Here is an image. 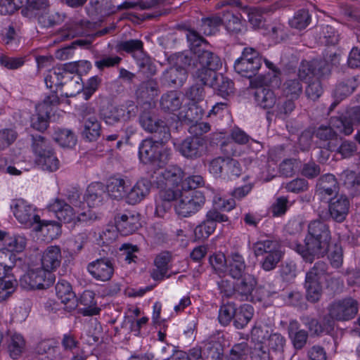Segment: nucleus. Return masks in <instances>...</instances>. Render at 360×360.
Segmentation results:
<instances>
[{
  "label": "nucleus",
  "mask_w": 360,
  "mask_h": 360,
  "mask_svg": "<svg viewBox=\"0 0 360 360\" xmlns=\"http://www.w3.org/2000/svg\"><path fill=\"white\" fill-rule=\"evenodd\" d=\"M205 141L198 136L188 137L179 146L180 153L186 158L196 159L205 152Z\"/></svg>",
  "instance_id": "nucleus-16"
},
{
  "label": "nucleus",
  "mask_w": 360,
  "mask_h": 360,
  "mask_svg": "<svg viewBox=\"0 0 360 360\" xmlns=\"http://www.w3.org/2000/svg\"><path fill=\"white\" fill-rule=\"evenodd\" d=\"M311 16L308 11L301 9L295 13L293 18L289 20V24L292 27L302 30L309 24Z\"/></svg>",
  "instance_id": "nucleus-56"
},
{
  "label": "nucleus",
  "mask_w": 360,
  "mask_h": 360,
  "mask_svg": "<svg viewBox=\"0 0 360 360\" xmlns=\"http://www.w3.org/2000/svg\"><path fill=\"white\" fill-rule=\"evenodd\" d=\"M328 266L322 261L316 262L314 266L306 274L304 288L306 297L311 302H318L322 295V281L324 278Z\"/></svg>",
  "instance_id": "nucleus-4"
},
{
  "label": "nucleus",
  "mask_w": 360,
  "mask_h": 360,
  "mask_svg": "<svg viewBox=\"0 0 360 360\" xmlns=\"http://www.w3.org/2000/svg\"><path fill=\"white\" fill-rule=\"evenodd\" d=\"M53 138L56 142L63 148H72L77 143V138L75 134L69 129H56L53 135Z\"/></svg>",
  "instance_id": "nucleus-48"
},
{
  "label": "nucleus",
  "mask_w": 360,
  "mask_h": 360,
  "mask_svg": "<svg viewBox=\"0 0 360 360\" xmlns=\"http://www.w3.org/2000/svg\"><path fill=\"white\" fill-rule=\"evenodd\" d=\"M205 198L199 191L182 192L174 205L176 213L181 217H188L198 212L204 205Z\"/></svg>",
  "instance_id": "nucleus-6"
},
{
  "label": "nucleus",
  "mask_w": 360,
  "mask_h": 360,
  "mask_svg": "<svg viewBox=\"0 0 360 360\" xmlns=\"http://www.w3.org/2000/svg\"><path fill=\"white\" fill-rule=\"evenodd\" d=\"M338 191V182L333 174H326L319 179L317 193L321 198L330 197L337 193Z\"/></svg>",
  "instance_id": "nucleus-30"
},
{
  "label": "nucleus",
  "mask_w": 360,
  "mask_h": 360,
  "mask_svg": "<svg viewBox=\"0 0 360 360\" xmlns=\"http://www.w3.org/2000/svg\"><path fill=\"white\" fill-rule=\"evenodd\" d=\"M70 202L76 210L68 204L64 200L54 199L49 205V211L55 213L56 217L64 223L76 224L77 222L87 221L90 219L89 210H85V202L78 199V196L72 195L69 198Z\"/></svg>",
  "instance_id": "nucleus-2"
},
{
  "label": "nucleus",
  "mask_w": 360,
  "mask_h": 360,
  "mask_svg": "<svg viewBox=\"0 0 360 360\" xmlns=\"http://www.w3.org/2000/svg\"><path fill=\"white\" fill-rule=\"evenodd\" d=\"M329 316L335 321H347L354 318L359 310V302L352 297L335 300L328 307Z\"/></svg>",
  "instance_id": "nucleus-8"
},
{
  "label": "nucleus",
  "mask_w": 360,
  "mask_h": 360,
  "mask_svg": "<svg viewBox=\"0 0 360 360\" xmlns=\"http://www.w3.org/2000/svg\"><path fill=\"white\" fill-rule=\"evenodd\" d=\"M315 136L319 139L320 148L328 151H334L338 146V134L331 127L321 125L315 131Z\"/></svg>",
  "instance_id": "nucleus-19"
},
{
  "label": "nucleus",
  "mask_w": 360,
  "mask_h": 360,
  "mask_svg": "<svg viewBox=\"0 0 360 360\" xmlns=\"http://www.w3.org/2000/svg\"><path fill=\"white\" fill-rule=\"evenodd\" d=\"M170 258V255L168 252H162L155 257L154 261L155 268L150 273L153 280L162 281L165 278L169 270L168 264Z\"/></svg>",
  "instance_id": "nucleus-37"
},
{
  "label": "nucleus",
  "mask_w": 360,
  "mask_h": 360,
  "mask_svg": "<svg viewBox=\"0 0 360 360\" xmlns=\"http://www.w3.org/2000/svg\"><path fill=\"white\" fill-rule=\"evenodd\" d=\"M139 122L144 130L153 134L154 139L162 142H167L170 139V131L165 122L153 118L149 112H143Z\"/></svg>",
  "instance_id": "nucleus-10"
},
{
  "label": "nucleus",
  "mask_w": 360,
  "mask_h": 360,
  "mask_svg": "<svg viewBox=\"0 0 360 360\" xmlns=\"http://www.w3.org/2000/svg\"><path fill=\"white\" fill-rule=\"evenodd\" d=\"M221 20L225 29L231 34H238L245 30V22L240 14H235L227 10L224 11Z\"/></svg>",
  "instance_id": "nucleus-28"
},
{
  "label": "nucleus",
  "mask_w": 360,
  "mask_h": 360,
  "mask_svg": "<svg viewBox=\"0 0 360 360\" xmlns=\"http://www.w3.org/2000/svg\"><path fill=\"white\" fill-rule=\"evenodd\" d=\"M231 139L240 145L250 143L255 152L259 151L262 148L260 142L250 138L243 130L238 127H234L231 132Z\"/></svg>",
  "instance_id": "nucleus-47"
},
{
  "label": "nucleus",
  "mask_w": 360,
  "mask_h": 360,
  "mask_svg": "<svg viewBox=\"0 0 360 360\" xmlns=\"http://www.w3.org/2000/svg\"><path fill=\"white\" fill-rule=\"evenodd\" d=\"M242 10L248 14V20L254 27H259L262 22V15L268 12L267 8L243 7Z\"/></svg>",
  "instance_id": "nucleus-60"
},
{
  "label": "nucleus",
  "mask_w": 360,
  "mask_h": 360,
  "mask_svg": "<svg viewBox=\"0 0 360 360\" xmlns=\"http://www.w3.org/2000/svg\"><path fill=\"white\" fill-rule=\"evenodd\" d=\"M62 255L59 246H49L43 252L41 256L42 269L51 272L56 269L61 263Z\"/></svg>",
  "instance_id": "nucleus-25"
},
{
  "label": "nucleus",
  "mask_w": 360,
  "mask_h": 360,
  "mask_svg": "<svg viewBox=\"0 0 360 360\" xmlns=\"http://www.w3.org/2000/svg\"><path fill=\"white\" fill-rule=\"evenodd\" d=\"M25 347V340L20 334L15 333L11 337L8 345L10 355L13 359H17L22 352Z\"/></svg>",
  "instance_id": "nucleus-58"
},
{
  "label": "nucleus",
  "mask_w": 360,
  "mask_h": 360,
  "mask_svg": "<svg viewBox=\"0 0 360 360\" xmlns=\"http://www.w3.org/2000/svg\"><path fill=\"white\" fill-rule=\"evenodd\" d=\"M283 257L281 249L264 255L261 261V267L266 271L274 269Z\"/></svg>",
  "instance_id": "nucleus-54"
},
{
  "label": "nucleus",
  "mask_w": 360,
  "mask_h": 360,
  "mask_svg": "<svg viewBox=\"0 0 360 360\" xmlns=\"http://www.w3.org/2000/svg\"><path fill=\"white\" fill-rule=\"evenodd\" d=\"M150 187V181L146 179L139 180L133 187L130 186L127 203L130 205L139 203L148 195Z\"/></svg>",
  "instance_id": "nucleus-27"
},
{
  "label": "nucleus",
  "mask_w": 360,
  "mask_h": 360,
  "mask_svg": "<svg viewBox=\"0 0 360 360\" xmlns=\"http://www.w3.org/2000/svg\"><path fill=\"white\" fill-rule=\"evenodd\" d=\"M267 326H255L251 330V339L255 344H266V340L270 335Z\"/></svg>",
  "instance_id": "nucleus-62"
},
{
  "label": "nucleus",
  "mask_w": 360,
  "mask_h": 360,
  "mask_svg": "<svg viewBox=\"0 0 360 360\" xmlns=\"http://www.w3.org/2000/svg\"><path fill=\"white\" fill-rule=\"evenodd\" d=\"M63 70L55 67L49 70L46 75L44 82L46 87L50 89L55 88L51 94H56L64 85L63 79L65 80V78L63 75Z\"/></svg>",
  "instance_id": "nucleus-43"
},
{
  "label": "nucleus",
  "mask_w": 360,
  "mask_h": 360,
  "mask_svg": "<svg viewBox=\"0 0 360 360\" xmlns=\"http://www.w3.org/2000/svg\"><path fill=\"white\" fill-rule=\"evenodd\" d=\"M359 86V82L356 77H350L339 83L335 91L334 96L336 99L342 100L345 97L352 94Z\"/></svg>",
  "instance_id": "nucleus-46"
},
{
  "label": "nucleus",
  "mask_w": 360,
  "mask_h": 360,
  "mask_svg": "<svg viewBox=\"0 0 360 360\" xmlns=\"http://www.w3.org/2000/svg\"><path fill=\"white\" fill-rule=\"evenodd\" d=\"M94 24L86 20H73L64 26L58 36L60 40L65 41L82 35L92 37Z\"/></svg>",
  "instance_id": "nucleus-14"
},
{
  "label": "nucleus",
  "mask_w": 360,
  "mask_h": 360,
  "mask_svg": "<svg viewBox=\"0 0 360 360\" xmlns=\"http://www.w3.org/2000/svg\"><path fill=\"white\" fill-rule=\"evenodd\" d=\"M83 305L82 314L84 316H92L99 312V309L96 307L94 293L91 290H85L81 295L79 300H77V306Z\"/></svg>",
  "instance_id": "nucleus-44"
},
{
  "label": "nucleus",
  "mask_w": 360,
  "mask_h": 360,
  "mask_svg": "<svg viewBox=\"0 0 360 360\" xmlns=\"http://www.w3.org/2000/svg\"><path fill=\"white\" fill-rule=\"evenodd\" d=\"M242 173V167L236 160L225 158L222 178L233 179L238 177Z\"/></svg>",
  "instance_id": "nucleus-52"
},
{
  "label": "nucleus",
  "mask_w": 360,
  "mask_h": 360,
  "mask_svg": "<svg viewBox=\"0 0 360 360\" xmlns=\"http://www.w3.org/2000/svg\"><path fill=\"white\" fill-rule=\"evenodd\" d=\"M288 331L294 347L297 349L303 348L308 338L307 332L300 329L299 323L295 320L290 321Z\"/></svg>",
  "instance_id": "nucleus-32"
},
{
  "label": "nucleus",
  "mask_w": 360,
  "mask_h": 360,
  "mask_svg": "<svg viewBox=\"0 0 360 360\" xmlns=\"http://www.w3.org/2000/svg\"><path fill=\"white\" fill-rule=\"evenodd\" d=\"M56 292L58 298L67 306L68 310H72L77 307L75 294L67 281L63 279L58 281L56 285Z\"/></svg>",
  "instance_id": "nucleus-23"
},
{
  "label": "nucleus",
  "mask_w": 360,
  "mask_h": 360,
  "mask_svg": "<svg viewBox=\"0 0 360 360\" xmlns=\"http://www.w3.org/2000/svg\"><path fill=\"white\" fill-rule=\"evenodd\" d=\"M308 235L328 243L330 239L328 226L320 220L313 221L309 224Z\"/></svg>",
  "instance_id": "nucleus-45"
},
{
  "label": "nucleus",
  "mask_w": 360,
  "mask_h": 360,
  "mask_svg": "<svg viewBox=\"0 0 360 360\" xmlns=\"http://www.w3.org/2000/svg\"><path fill=\"white\" fill-rule=\"evenodd\" d=\"M281 248L280 243L274 239H260L253 243L252 250L255 257H264Z\"/></svg>",
  "instance_id": "nucleus-40"
},
{
  "label": "nucleus",
  "mask_w": 360,
  "mask_h": 360,
  "mask_svg": "<svg viewBox=\"0 0 360 360\" xmlns=\"http://www.w3.org/2000/svg\"><path fill=\"white\" fill-rule=\"evenodd\" d=\"M187 78L186 70L184 68L170 67L166 70L162 79L168 85L176 84L181 86Z\"/></svg>",
  "instance_id": "nucleus-42"
},
{
  "label": "nucleus",
  "mask_w": 360,
  "mask_h": 360,
  "mask_svg": "<svg viewBox=\"0 0 360 360\" xmlns=\"http://www.w3.org/2000/svg\"><path fill=\"white\" fill-rule=\"evenodd\" d=\"M58 97L56 94H51L46 96L44 101L36 105V112L37 114H45L46 117H49L52 110V105L58 103Z\"/></svg>",
  "instance_id": "nucleus-59"
},
{
  "label": "nucleus",
  "mask_w": 360,
  "mask_h": 360,
  "mask_svg": "<svg viewBox=\"0 0 360 360\" xmlns=\"http://www.w3.org/2000/svg\"><path fill=\"white\" fill-rule=\"evenodd\" d=\"M60 69L63 70V73L65 79H70V84L75 85V89L70 92H65L67 97H72L79 94L83 87V84L81 83L82 78L78 75V69L77 61L64 64L63 66L58 67Z\"/></svg>",
  "instance_id": "nucleus-20"
},
{
  "label": "nucleus",
  "mask_w": 360,
  "mask_h": 360,
  "mask_svg": "<svg viewBox=\"0 0 360 360\" xmlns=\"http://www.w3.org/2000/svg\"><path fill=\"white\" fill-rule=\"evenodd\" d=\"M289 246L300 254L304 261L311 263L315 257H322L326 253L328 243L307 235L304 245L294 240Z\"/></svg>",
  "instance_id": "nucleus-7"
},
{
  "label": "nucleus",
  "mask_w": 360,
  "mask_h": 360,
  "mask_svg": "<svg viewBox=\"0 0 360 360\" xmlns=\"http://www.w3.org/2000/svg\"><path fill=\"white\" fill-rule=\"evenodd\" d=\"M228 274L233 279H238L246 274V263L242 255L238 252H231L227 257Z\"/></svg>",
  "instance_id": "nucleus-26"
},
{
  "label": "nucleus",
  "mask_w": 360,
  "mask_h": 360,
  "mask_svg": "<svg viewBox=\"0 0 360 360\" xmlns=\"http://www.w3.org/2000/svg\"><path fill=\"white\" fill-rule=\"evenodd\" d=\"M262 64V60L256 58L254 62H248V59L238 58L234 63L235 71L242 77L251 78L256 75Z\"/></svg>",
  "instance_id": "nucleus-29"
},
{
  "label": "nucleus",
  "mask_w": 360,
  "mask_h": 360,
  "mask_svg": "<svg viewBox=\"0 0 360 360\" xmlns=\"http://www.w3.org/2000/svg\"><path fill=\"white\" fill-rule=\"evenodd\" d=\"M282 187L288 192L298 193L306 191L309 188V184L304 179L297 178L283 184Z\"/></svg>",
  "instance_id": "nucleus-63"
},
{
  "label": "nucleus",
  "mask_w": 360,
  "mask_h": 360,
  "mask_svg": "<svg viewBox=\"0 0 360 360\" xmlns=\"http://www.w3.org/2000/svg\"><path fill=\"white\" fill-rule=\"evenodd\" d=\"M165 143L156 139L143 140L139 150L141 160L146 164L152 163L161 167L169 160L171 154L170 149L165 147Z\"/></svg>",
  "instance_id": "nucleus-3"
},
{
  "label": "nucleus",
  "mask_w": 360,
  "mask_h": 360,
  "mask_svg": "<svg viewBox=\"0 0 360 360\" xmlns=\"http://www.w3.org/2000/svg\"><path fill=\"white\" fill-rule=\"evenodd\" d=\"M184 172L182 169L174 165H170L165 169H159L154 172L155 184L158 188L175 187L182 181Z\"/></svg>",
  "instance_id": "nucleus-12"
},
{
  "label": "nucleus",
  "mask_w": 360,
  "mask_h": 360,
  "mask_svg": "<svg viewBox=\"0 0 360 360\" xmlns=\"http://www.w3.org/2000/svg\"><path fill=\"white\" fill-rule=\"evenodd\" d=\"M5 269V276H0V302L10 297L18 286L17 280L10 274L11 266L8 264Z\"/></svg>",
  "instance_id": "nucleus-31"
},
{
  "label": "nucleus",
  "mask_w": 360,
  "mask_h": 360,
  "mask_svg": "<svg viewBox=\"0 0 360 360\" xmlns=\"http://www.w3.org/2000/svg\"><path fill=\"white\" fill-rule=\"evenodd\" d=\"M139 215L127 212L117 214L115 219V226L117 231L122 236L134 233L140 227Z\"/></svg>",
  "instance_id": "nucleus-17"
},
{
  "label": "nucleus",
  "mask_w": 360,
  "mask_h": 360,
  "mask_svg": "<svg viewBox=\"0 0 360 360\" xmlns=\"http://www.w3.org/2000/svg\"><path fill=\"white\" fill-rule=\"evenodd\" d=\"M221 25H222L221 18L218 15H211L202 18L200 32L205 35L214 34Z\"/></svg>",
  "instance_id": "nucleus-53"
},
{
  "label": "nucleus",
  "mask_w": 360,
  "mask_h": 360,
  "mask_svg": "<svg viewBox=\"0 0 360 360\" xmlns=\"http://www.w3.org/2000/svg\"><path fill=\"white\" fill-rule=\"evenodd\" d=\"M32 150L37 155L36 162L41 169L52 172L59 168L58 159L43 136H32Z\"/></svg>",
  "instance_id": "nucleus-5"
},
{
  "label": "nucleus",
  "mask_w": 360,
  "mask_h": 360,
  "mask_svg": "<svg viewBox=\"0 0 360 360\" xmlns=\"http://www.w3.org/2000/svg\"><path fill=\"white\" fill-rule=\"evenodd\" d=\"M130 186L131 181L127 176H114V200H124L127 202Z\"/></svg>",
  "instance_id": "nucleus-39"
},
{
  "label": "nucleus",
  "mask_w": 360,
  "mask_h": 360,
  "mask_svg": "<svg viewBox=\"0 0 360 360\" xmlns=\"http://www.w3.org/2000/svg\"><path fill=\"white\" fill-rule=\"evenodd\" d=\"M89 272L96 279L108 281L112 275V262L108 259H100L88 266Z\"/></svg>",
  "instance_id": "nucleus-24"
},
{
  "label": "nucleus",
  "mask_w": 360,
  "mask_h": 360,
  "mask_svg": "<svg viewBox=\"0 0 360 360\" xmlns=\"http://www.w3.org/2000/svg\"><path fill=\"white\" fill-rule=\"evenodd\" d=\"M55 281L54 275L42 268L29 270L20 279V286L26 290L45 289Z\"/></svg>",
  "instance_id": "nucleus-9"
},
{
  "label": "nucleus",
  "mask_w": 360,
  "mask_h": 360,
  "mask_svg": "<svg viewBox=\"0 0 360 360\" xmlns=\"http://www.w3.org/2000/svg\"><path fill=\"white\" fill-rule=\"evenodd\" d=\"M13 214L16 219L26 228L32 229L35 223L39 219L36 214L35 208L23 199H17L11 205Z\"/></svg>",
  "instance_id": "nucleus-11"
},
{
  "label": "nucleus",
  "mask_w": 360,
  "mask_h": 360,
  "mask_svg": "<svg viewBox=\"0 0 360 360\" xmlns=\"http://www.w3.org/2000/svg\"><path fill=\"white\" fill-rule=\"evenodd\" d=\"M254 315V308L248 304H244L240 307H236V313L233 318V325L238 329L245 328Z\"/></svg>",
  "instance_id": "nucleus-38"
},
{
  "label": "nucleus",
  "mask_w": 360,
  "mask_h": 360,
  "mask_svg": "<svg viewBox=\"0 0 360 360\" xmlns=\"http://www.w3.org/2000/svg\"><path fill=\"white\" fill-rule=\"evenodd\" d=\"M236 313V304L233 302L221 306L219 310L218 319L223 326H227L233 319Z\"/></svg>",
  "instance_id": "nucleus-57"
},
{
  "label": "nucleus",
  "mask_w": 360,
  "mask_h": 360,
  "mask_svg": "<svg viewBox=\"0 0 360 360\" xmlns=\"http://www.w3.org/2000/svg\"><path fill=\"white\" fill-rule=\"evenodd\" d=\"M101 336V326L96 321H91L86 326L84 333L82 335L84 342L89 345L96 344Z\"/></svg>",
  "instance_id": "nucleus-50"
},
{
  "label": "nucleus",
  "mask_w": 360,
  "mask_h": 360,
  "mask_svg": "<svg viewBox=\"0 0 360 360\" xmlns=\"http://www.w3.org/2000/svg\"><path fill=\"white\" fill-rule=\"evenodd\" d=\"M32 229L37 232H41L50 240L56 238L61 232L59 223L53 221H41L40 219L35 223Z\"/></svg>",
  "instance_id": "nucleus-36"
},
{
  "label": "nucleus",
  "mask_w": 360,
  "mask_h": 360,
  "mask_svg": "<svg viewBox=\"0 0 360 360\" xmlns=\"http://www.w3.org/2000/svg\"><path fill=\"white\" fill-rule=\"evenodd\" d=\"M27 240L25 236L20 235H15L13 236H8V238L5 239L4 248L0 250V251H5L9 254V259H8V264L11 266L13 262H11L12 252H21L24 250L26 247Z\"/></svg>",
  "instance_id": "nucleus-35"
},
{
  "label": "nucleus",
  "mask_w": 360,
  "mask_h": 360,
  "mask_svg": "<svg viewBox=\"0 0 360 360\" xmlns=\"http://www.w3.org/2000/svg\"><path fill=\"white\" fill-rule=\"evenodd\" d=\"M222 355L223 348L219 341L211 340L205 344V360H221Z\"/></svg>",
  "instance_id": "nucleus-51"
},
{
  "label": "nucleus",
  "mask_w": 360,
  "mask_h": 360,
  "mask_svg": "<svg viewBox=\"0 0 360 360\" xmlns=\"http://www.w3.org/2000/svg\"><path fill=\"white\" fill-rule=\"evenodd\" d=\"M252 360H270V352L266 344H255L250 352Z\"/></svg>",
  "instance_id": "nucleus-64"
},
{
  "label": "nucleus",
  "mask_w": 360,
  "mask_h": 360,
  "mask_svg": "<svg viewBox=\"0 0 360 360\" xmlns=\"http://www.w3.org/2000/svg\"><path fill=\"white\" fill-rule=\"evenodd\" d=\"M186 38L191 50L195 55L193 67L195 70L193 72L194 77L198 82L207 81V79L210 80L214 78L217 70L221 67V58L213 52L201 48V45L205 43V40L195 30H188L186 32Z\"/></svg>",
  "instance_id": "nucleus-1"
},
{
  "label": "nucleus",
  "mask_w": 360,
  "mask_h": 360,
  "mask_svg": "<svg viewBox=\"0 0 360 360\" xmlns=\"http://www.w3.org/2000/svg\"><path fill=\"white\" fill-rule=\"evenodd\" d=\"M107 187L101 183L90 184L85 192L84 199L89 207H94L102 204L110 195L106 192Z\"/></svg>",
  "instance_id": "nucleus-18"
},
{
  "label": "nucleus",
  "mask_w": 360,
  "mask_h": 360,
  "mask_svg": "<svg viewBox=\"0 0 360 360\" xmlns=\"http://www.w3.org/2000/svg\"><path fill=\"white\" fill-rule=\"evenodd\" d=\"M351 110L348 112V117H333L330 120V127L338 133L344 134L346 136L350 135L353 131V125L356 124L351 120L349 113Z\"/></svg>",
  "instance_id": "nucleus-41"
},
{
  "label": "nucleus",
  "mask_w": 360,
  "mask_h": 360,
  "mask_svg": "<svg viewBox=\"0 0 360 360\" xmlns=\"http://www.w3.org/2000/svg\"><path fill=\"white\" fill-rule=\"evenodd\" d=\"M283 92L286 96L297 99L302 92V85L300 79H288L283 84Z\"/></svg>",
  "instance_id": "nucleus-55"
},
{
  "label": "nucleus",
  "mask_w": 360,
  "mask_h": 360,
  "mask_svg": "<svg viewBox=\"0 0 360 360\" xmlns=\"http://www.w3.org/2000/svg\"><path fill=\"white\" fill-rule=\"evenodd\" d=\"M321 60H313L312 61L303 60L300 65L297 76L300 80L311 79L314 76L323 77L329 74L328 65Z\"/></svg>",
  "instance_id": "nucleus-15"
},
{
  "label": "nucleus",
  "mask_w": 360,
  "mask_h": 360,
  "mask_svg": "<svg viewBox=\"0 0 360 360\" xmlns=\"http://www.w3.org/2000/svg\"><path fill=\"white\" fill-rule=\"evenodd\" d=\"M202 84L209 86L213 88L217 94L220 96L225 98L233 93V82L229 79L223 76L222 75L215 74L214 78L209 80H203L200 82Z\"/></svg>",
  "instance_id": "nucleus-22"
},
{
  "label": "nucleus",
  "mask_w": 360,
  "mask_h": 360,
  "mask_svg": "<svg viewBox=\"0 0 360 360\" xmlns=\"http://www.w3.org/2000/svg\"><path fill=\"white\" fill-rule=\"evenodd\" d=\"M184 96L180 93L171 91L162 96L160 106L163 110L173 112L181 108Z\"/></svg>",
  "instance_id": "nucleus-33"
},
{
  "label": "nucleus",
  "mask_w": 360,
  "mask_h": 360,
  "mask_svg": "<svg viewBox=\"0 0 360 360\" xmlns=\"http://www.w3.org/2000/svg\"><path fill=\"white\" fill-rule=\"evenodd\" d=\"M257 103L263 108H270L276 103L274 93L269 89L259 88L255 93Z\"/></svg>",
  "instance_id": "nucleus-49"
},
{
  "label": "nucleus",
  "mask_w": 360,
  "mask_h": 360,
  "mask_svg": "<svg viewBox=\"0 0 360 360\" xmlns=\"http://www.w3.org/2000/svg\"><path fill=\"white\" fill-rule=\"evenodd\" d=\"M80 115L84 122L83 137L89 141L96 140L100 136L101 125L94 114V109L87 105H83L81 108Z\"/></svg>",
  "instance_id": "nucleus-13"
},
{
  "label": "nucleus",
  "mask_w": 360,
  "mask_h": 360,
  "mask_svg": "<svg viewBox=\"0 0 360 360\" xmlns=\"http://www.w3.org/2000/svg\"><path fill=\"white\" fill-rule=\"evenodd\" d=\"M236 284V294L248 299L257 285V279L250 274H245Z\"/></svg>",
  "instance_id": "nucleus-34"
},
{
  "label": "nucleus",
  "mask_w": 360,
  "mask_h": 360,
  "mask_svg": "<svg viewBox=\"0 0 360 360\" xmlns=\"http://www.w3.org/2000/svg\"><path fill=\"white\" fill-rule=\"evenodd\" d=\"M285 338L280 333H270L266 340V347L275 352H282L285 345Z\"/></svg>",
  "instance_id": "nucleus-61"
},
{
  "label": "nucleus",
  "mask_w": 360,
  "mask_h": 360,
  "mask_svg": "<svg viewBox=\"0 0 360 360\" xmlns=\"http://www.w3.org/2000/svg\"><path fill=\"white\" fill-rule=\"evenodd\" d=\"M349 208V202L347 196L341 195L330 199L329 212L335 221H343L348 214Z\"/></svg>",
  "instance_id": "nucleus-21"
}]
</instances>
